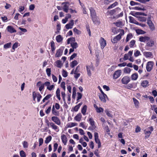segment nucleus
Wrapping results in <instances>:
<instances>
[{"mask_svg":"<svg viewBox=\"0 0 157 157\" xmlns=\"http://www.w3.org/2000/svg\"><path fill=\"white\" fill-rule=\"evenodd\" d=\"M90 10L92 20L94 23H96L98 22V20L95 11L93 7H90Z\"/></svg>","mask_w":157,"mask_h":157,"instance_id":"f257e3e1","label":"nucleus"},{"mask_svg":"<svg viewBox=\"0 0 157 157\" xmlns=\"http://www.w3.org/2000/svg\"><path fill=\"white\" fill-rule=\"evenodd\" d=\"M45 122L47 126L48 127L50 126L56 132H58L59 131V127L55 124L52 122H50L49 120L46 119L45 120Z\"/></svg>","mask_w":157,"mask_h":157,"instance_id":"f03ea898","label":"nucleus"},{"mask_svg":"<svg viewBox=\"0 0 157 157\" xmlns=\"http://www.w3.org/2000/svg\"><path fill=\"white\" fill-rule=\"evenodd\" d=\"M121 9L119 7H117L115 9H113L110 10H108L106 13V14L107 15H110L111 16L113 15L117 11V12L121 11Z\"/></svg>","mask_w":157,"mask_h":157,"instance_id":"7ed1b4c3","label":"nucleus"},{"mask_svg":"<svg viewBox=\"0 0 157 157\" xmlns=\"http://www.w3.org/2000/svg\"><path fill=\"white\" fill-rule=\"evenodd\" d=\"M94 140L96 144H98V148H99L101 147V143L98 138V134L97 132L94 133Z\"/></svg>","mask_w":157,"mask_h":157,"instance_id":"20e7f679","label":"nucleus"},{"mask_svg":"<svg viewBox=\"0 0 157 157\" xmlns=\"http://www.w3.org/2000/svg\"><path fill=\"white\" fill-rule=\"evenodd\" d=\"M147 23L151 31H153L155 29V27L153 23L151 20L150 17H148L147 21Z\"/></svg>","mask_w":157,"mask_h":157,"instance_id":"39448f33","label":"nucleus"},{"mask_svg":"<svg viewBox=\"0 0 157 157\" xmlns=\"http://www.w3.org/2000/svg\"><path fill=\"white\" fill-rule=\"evenodd\" d=\"M57 116H52L51 117V120L55 123V124H56L58 125H59L61 124V121L59 118Z\"/></svg>","mask_w":157,"mask_h":157,"instance_id":"423d86ee","label":"nucleus"},{"mask_svg":"<svg viewBox=\"0 0 157 157\" xmlns=\"http://www.w3.org/2000/svg\"><path fill=\"white\" fill-rule=\"evenodd\" d=\"M99 97L100 100L104 103H105L106 102V98L108 99L107 95L105 94V93L99 94Z\"/></svg>","mask_w":157,"mask_h":157,"instance_id":"0eeeda50","label":"nucleus"},{"mask_svg":"<svg viewBox=\"0 0 157 157\" xmlns=\"http://www.w3.org/2000/svg\"><path fill=\"white\" fill-rule=\"evenodd\" d=\"M130 81V77L128 76H124L122 79L121 81L122 84H127Z\"/></svg>","mask_w":157,"mask_h":157,"instance_id":"6e6552de","label":"nucleus"},{"mask_svg":"<svg viewBox=\"0 0 157 157\" xmlns=\"http://www.w3.org/2000/svg\"><path fill=\"white\" fill-rule=\"evenodd\" d=\"M154 63L153 61L148 62L146 65V68L147 71L148 72L150 71L152 69Z\"/></svg>","mask_w":157,"mask_h":157,"instance_id":"1a4fd4ad","label":"nucleus"},{"mask_svg":"<svg viewBox=\"0 0 157 157\" xmlns=\"http://www.w3.org/2000/svg\"><path fill=\"white\" fill-rule=\"evenodd\" d=\"M121 70H118L116 71L113 75V78L116 79L119 77L121 75Z\"/></svg>","mask_w":157,"mask_h":157,"instance_id":"9d476101","label":"nucleus"},{"mask_svg":"<svg viewBox=\"0 0 157 157\" xmlns=\"http://www.w3.org/2000/svg\"><path fill=\"white\" fill-rule=\"evenodd\" d=\"M99 42L101 49H103L106 45V40L103 37H101L100 40Z\"/></svg>","mask_w":157,"mask_h":157,"instance_id":"9b49d317","label":"nucleus"},{"mask_svg":"<svg viewBox=\"0 0 157 157\" xmlns=\"http://www.w3.org/2000/svg\"><path fill=\"white\" fill-rule=\"evenodd\" d=\"M36 86L37 87H39V90L40 92H41L42 90L44 89V83L41 81L38 82L36 83Z\"/></svg>","mask_w":157,"mask_h":157,"instance_id":"f8f14e48","label":"nucleus"},{"mask_svg":"<svg viewBox=\"0 0 157 157\" xmlns=\"http://www.w3.org/2000/svg\"><path fill=\"white\" fill-rule=\"evenodd\" d=\"M89 121L90 124L91 125V126L89 127L90 129L94 130L95 128V126L94 124V121L92 117L90 118L89 119Z\"/></svg>","mask_w":157,"mask_h":157,"instance_id":"ddd939ff","label":"nucleus"},{"mask_svg":"<svg viewBox=\"0 0 157 157\" xmlns=\"http://www.w3.org/2000/svg\"><path fill=\"white\" fill-rule=\"evenodd\" d=\"M150 38L147 36H141L139 37V40L141 42H145L147 41L150 40Z\"/></svg>","mask_w":157,"mask_h":157,"instance_id":"4468645a","label":"nucleus"},{"mask_svg":"<svg viewBox=\"0 0 157 157\" xmlns=\"http://www.w3.org/2000/svg\"><path fill=\"white\" fill-rule=\"evenodd\" d=\"M6 30L11 33L16 32V30L11 26H8L6 28Z\"/></svg>","mask_w":157,"mask_h":157,"instance_id":"2eb2a0df","label":"nucleus"},{"mask_svg":"<svg viewBox=\"0 0 157 157\" xmlns=\"http://www.w3.org/2000/svg\"><path fill=\"white\" fill-rule=\"evenodd\" d=\"M136 87V84L135 83H132L128 84V85L125 86V87L126 88L131 89L132 88H135Z\"/></svg>","mask_w":157,"mask_h":157,"instance_id":"dca6fc26","label":"nucleus"},{"mask_svg":"<svg viewBox=\"0 0 157 157\" xmlns=\"http://www.w3.org/2000/svg\"><path fill=\"white\" fill-rule=\"evenodd\" d=\"M74 24V20H71L70 22L67 24L65 25L66 28L67 29H71L72 28Z\"/></svg>","mask_w":157,"mask_h":157,"instance_id":"f3484780","label":"nucleus"},{"mask_svg":"<svg viewBox=\"0 0 157 157\" xmlns=\"http://www.w3.org/2000/svg\"><path fill=\"white\" fill-rule=\"evenodd\" d=\"M61 139L62 142L64 145H66L67 141V139L66 136L64 134H63L61 136Z\"/></svg>","mask_w":157,"mask_h":157,"instance_id":"a211bd4d","label":"nucleus"},{"mask_svg":"<svg viewBox=\"0 0 157 157\" xmlns=\"http://www.w3.org/2000/svg\"><path fill=\"white\" fill-rule=\"evenodd\" d=\"M149 82L148 81L144 80L141 83V86L144 88L147 87L149 85Z\"/></svg>","mask_w":157,"mask_h":157,"instance_id":"6ab92c4d","label":"nucleus"},{"mask_svg":"<svg viewBox=\"0 0 157 157\" xmlns=\"http://www.w3.org/2000/svg\"><path fill=\"white\" fill-rule=\"evenodd\" d=\"M52 113L55 116H59V112L55 109L54 105L53 106L52 108Z\"/></svg>","mask_w":157,"mask_h":157,"instance_id":"aec40b11","label":"nucleus"},{"mask_svg":"<svg viewBox=\"0 0 157 157\" xmlns=\"http://www.w3.org/2000/svg\"><path fill=\"white\" fill-rule=\"evenodd\" d=\"M63 51L61 49H59L57 50L56 52L55 55V57H58L61 56L62 54Z\"/></svg>","mask_w":157,"mask_h":157,"instance_id":"412c9836","label":"nucleus"},{"mask_svg":"<svg viewBox=\"0 0 157 157\" xmlns=\"http://www.w3.org/2000/svg\"><path fill=\"white\" fill-rule=\"evenodd\" d=\"M113 24H114L115 26L121 28L123 26L122 22L121 21H119L115 22H114Z\"/></svg>","mask_w":157,"mask_h":157,"instance_id":"4be33fe9","label":"nucleus"},{"mask_svg":"<svg viewBox=\"0 0 157 157\" xmlns=\"http://www.w3.org/2000/svg\"><path fill=\"white\" fill-rule=\"evenodd\" d=\"M51 51L52 52V54H53L54 53V51L56 49L55 43L53 41H52L51 42Z\"/></svg>","mask_w":157,"mask_h":157,"instance_id":"5701e85b","label":"nucleus"},{"mask_svg":"<svg viewBox=\"0 0 157 157\" xmlns=\"http://www.w3.org/2000/svg\"><path fill=\"white\" fill-rule=\"evenodd\" d=\"M82 115L80 113L78 114L75 117V120L78 121H79L82 118Z\"/></svg>","mask_w":157,"mask_h":157,"instance_id":"b1692460","label":"nucleus"},{"mask_svg":"<svg viewBox=\"0 0 157 157\" xmlns=\"http://www.w3.org/2000/svg\"><path fill=\"white\" fill-rule=\"evenodd\" d=\"M87 109V106L86 105H84L81 109V113L83 115H86V112Z\"/></svg>","mask_w":157,"mask_h":157,"instance_id":"393cba45","label":"nucleus"},{"mask_svg":"<svg viewBox=\"0 0 157 157\" xmlns=\"http://www.w3.org/2000/svg\"><path fill=\"white\" fill-rule=\"evenodd\" d=\"M82 104V102H81L78 105H75L73 108V110L75 112L77 111Z\"/></svg>","mask_w":157,"mask_h":157,"instance_id":"a878e982","label":"nucleus"},{"mask_svg":"<svg viewBox=\"0 0 157 157\" xmlns=\"http://www.w3.org/2000/svg\"><path fill=\"white\" fill-rule=\"evenodd\" d=\"M154 44V42L153 40H151L146 44V46L149 47L153 46Z\"/></svg>","mask_w":157,"mask_h":157,"instance_id":"bb28decb","label":"nucleus"},{"mask_svg":"<svg viewBox=\"0 0 157 157\" xmlns=\"http://www.w3.org/2000/svg\"><path fill=\"white\" fill-rule=\"evenodd\" d=\"M144 55L147 57H151L152 56V54L151 52H144Z\"/></svg>","mask_w":157,"mask_h":157,"instance_id":"cd10ccee","label":"nucleus"},{"mask_svg":"<svg viewBox=\"0 0 157 157\" xmlns=\"http://www.w3.org/2000/svg\"><path fill=\"white\" fill-rule=\"evenodd\" d=\"M78 63L76 60H74L70 64V67L71 68H73L75 66L77 65L78 64Z\"/></svg>","mask_w":157,"mask_h":157,"instance_id":"c85d7f7f","label":"nucleus"},{"mask_svg":"<svg viewBox=\"0 0 157 157\" xmlns=\"http://www.w3.org/2000/svg\"><path fill=\"white\" fill-rule=\"evenodd\" d=\"M138 75L136 73L133 74L131 76V78L133 80H136L138 78Z\"/></svg>","mask_w":157,"mask_h":157,"instance_id":"c756f323","label":"nucleus"},{"mask_svg":"<svg viewBox=\"0 0 157 157\" xmlns=\"http://www.w3.org/2000/svg\"><path fill=\"white\" fill-rule=\"evenodd\" d=\"M133 100L135 105V107L136 108H138L139 105V101L135 98H133Z\"/></svg>","mask_w":157,"mask_h":157,"instance_id":"7c9ffc66","label":"nucleus"},{"mask_svg":"<svg viewBox=\"0 0 157 157\" xmlns=\"http://www.w3.org/2000/svg\"><path fill=\"white\" fill-rule=\"evenodd\" d=\"M60 90L58 88L56 91V97L59 100H61V98L60 97Z\"/></svg>","mask_w":157,"mask_h":157,"instance_id":"2f4dec72","label":"nucleus"},{"mask_svg":"<svg viewBox=\"0 0 157 157\" xmlns=\"http://www.w3.org/2000/svg\"><path fill=\"white\" fill-rule=\"evenodd\" d=\"M63 38L60 35L57 36L56 37V40L57 42L58 43H60L63 40Z\"/></svg>","mask_w":157,"mask_h":157,"instance_id":"473e14b6","label":"nucleus"},{"mask_svg":"<svg viewBox=\"0 0 157 157\" xmlns=\"http://www.w3.org/2000/svg\"><path fill=\"white\" fill-rule=\"evenodd\" d=\"M118 4V3L117 2H115L114 3L109 6L108 8H107V9H109L111 8H112L113 7H114L116 6Z\"/></svg>","mask_w":157,"mask_h":157,"instance_id":"72a5a7b5","label":"nucleus"},{"mask_svg":"<svg viewBox=\"0 0 157 157\" xmlns=\"http://www.w3.org/2000/svg\"><path fill=\"white\" fill-rule=\"evenodd\" d=\"M75 41V37H72L68 38L67 40V44H69L71 43H73V42H74Z\"/></svg>","mask_w":157,"mask_h":157,"instance_id":"f704fd0d","label":"nucleus"},{"mask_svg":"<svg viewBox=\"0 0 157 157\" xmlns=\"http://www.w3.org/2000/svg\"><path fill=\"white\" fill-rule=\"evenodd\" d=\"M105 112L108 117H112L113 115L111 114V111H109L108 109H106L105 110Z\"/></svg>","mask_w":157,"mask_h":157,"instance_id":"c9c22d12","label":"nucleus"},{"mask_svg":"<svg viewBox=\"0 0 157 157\" xmlns=\"http://www.w3.org/2000/svg\"><path fill=\"white\" fill-rule=\"evenodd\" d=\"M69 6L67 4H64L63 6V10L65 12L67 13L68 12Z\"/></svg>","mask_w":157,"mask_h":157,"instance_id":"e433bc0d","label":"nucleus"},{"mask_svg":"<svg viewBox=\"0 0 157 157\" xmlns=\"http://www.w3.org/2000/svg\"><path fill=\"white\" fill-rule=\"evenodd\" d=\"M133 37L132 35V33L128 34L127 36L126 41L127 42L129 41V40L131 39Z\"/></svg>","mask_w":157,"mask_h":157,"instance_id":"4c0bfd02","label":"nucleus"},{"mask_svg":"<svg viewBox=\"0 0 157 157\" xmlns=\"http://www.w3.org/2000/svg\"><path fill=\"white\" fill-rule=\"evenodd\" d=\"M56 66L59 68H61L62 66L61 61L60 60H57L56 62Z\"/></svg>","mask_w":157,"mask_h":157,"instance_id":"58836bf2","label":"nucleus"},{"mask_svg":"<svg viewBox=\"0 0 157 157\" xmlns=\"http://www.w3.org/2000/svg\"><path fill=\"white\" fill-rule=\"evenodd\" d=\"M136 32L138 34H144L146 33L145 31H144L141 29H137L136 30Z\"/></svg>","mask_w":157,"mask_h":157,"instance_id":"ea45409f","label":"nucleus"},{"mask_svg":"<svg viewBox=\"0 0 157 157\" xmlns=\"http://www.w3.org/2000/svg\"><path fill=\"white\" fill-rule=\"evenodd\" d=\"M71 46L74 49L78 47V45L77 42L71 43Z\"/></svg>","mask_w":157,"mask_h":157,"instance_id":"a19ab883","label":"nucleus"},{"mask_svg":"<svg viewBox=\"0 0 157 157\" xmlns=\"http://www.w3.org/2000/svg\"><path fill=\"white\" fill-rule=\"evenodd\" d=\"M121 31L123 33H121L120 34H119L118 35H117V36H116V37L117 38H118V40H120L121 38V37L123 35L124 33V31L123 29H121Z\"/></svg>","mask_w":157,"mask_h":157,"instance_id":"79ce46f5","label":"nucleus"},{"mask_svg":"<svg viewBox=\"0 0 157 157\" xmlns=\"http://www.w3.org/2000/svg\"><path fill=\"white\" fill-rule=\"evenodd\" d=\"M52 137L51 136H49L47 137L46 138V140H45V142L46 144L49 143L51 140Z\"/></svg>","mask_w":157,"mask_h":157,"instance_id":"37998d69","label":"nucleus"},{"mask_svg":"<svg viewBox=\"0 0 157 157\" xmlns=\"http://www.w3.org/2000/svg\"><path fill=\"white\" fill-rule=\"evenodd\" d=\"M11 42L8 43L4 45V48L5 49L9 48L11 47Z\"/></svg>","mask_w":157,"mask_h":157,"instance_id":"c03bdc74","label":"nucleus"},{"mask_svg":"<svg viewBox=\"0 0 157 157\" xmlns=\"http://www.w3.org/2000/svg\"><path fill=\"white\" fill-rule=\"evenodd\" d=\"M77 125V124L73 122L69 123L67 124V127L69 128H71L72 127L75 126Z\"/></svg>","mask_w":157,"mask_h":157,"instance_id":"a18cd8bd","label":"nucleus"},{"mask_svg":"<svg viewBox=\"0 0 157 157\" xmlns=\"http://www.w3.org/2000/svg\"><path fill=\"white\" fill-rule=\"evenodd\" d=\"M112 31L114 34H117L119 31L117 30V29L116 27H112L111 29Z\"/></svg>","mask_w":157,"mask_h":157,"instance_id":"49530a36","label":"nucleus"},{"mask_svg":"<svg viewBox=\"0 0 157 157\" xmlns=\"http://www.w3.org/2000/svg\"><path fill=\"white\" fill-rule=\"evenodd\" d=\"M141 55L140 51L138 50H136L135 51L134 53V56L135 57H137L138 56Z\"/></svg>","mask_w":157,"mask_h":157,"instance_id":"de8ad7c7","label":"nucleus"},{"mask_svg":"<svg viewBox=\"0 0 157 157\" xmlns=\"http://www.w3.org/2000/svg\"><path fill=\"white\" fill-rule=\"evenodd\" d=\"M131 71V69L127 67H126L124 69V72L125 73H130Z\"/></svg>","mask_w":157,"mask_h":157,"instance_id":"09e8293b","label":"nucleus"},{"mask_svg":"<svg viewBox=\"0 0 157 157\" xmlns=\"http://www.w3.org/2000/svg\"><path fill=\"white\" fill-rule=\"evenodd\" d=\"M136 41L135 40H132L130 42L129 46L131 48H133L135 44Z\"/></svg>","mask_w":157,"mask_h":157,"instance_id":"8fccbe9b","label":"nucleus"},{"mask_svg":"<svg viewBox=\"0 0 157 157\" xmlns=\"http://www.w3.org/2000/svg\"><path fill=\"white\" fill-rule=\"evenodd\" d=\"M62 75L64 77H66L67 76L68 73L67 71L64 70H63L62 71Z\"/></svg>","mask_w":157,"mask_h":157,"instance_id":"3c124183","label":"nucleus"},{"mask_svg":"<svg viewBox=\"0 0 157 157\" xmlns=\"http://www.w3.org/2000/svg\"><path fill=\"white\" fill-rule=\"evenodd\" d=\"M96 110L97 112L100 113L103 112L104 109L102 107H98Z\"/></svg>","mask_w":157,"mask_h":157,"instance_id":"603ef678","label":"nucleus"},{"mask_svg":"<svg viewBox=\"0 0 157 157\" xmlns=\"http://www.w3.org/2000/svg\"><path fill=\"white\" fill-rule=\"evenodd\" d=\"M46 72L47 75L49 77L51 75V69L50 68H47L46 69Z\"/></svg>","mask_w":157,"mask_h":157,"instance_id":"864d4df0","label":"nucleus"},{"mask_svg":"<svg viewBox=\"0 0 157 157\" xmlns=\"http://www.w3.org/2000/svg\"><path fill=\"white\" fill-rule=\"evenodd\" d=\"M78 96L77 98V100L78 101V100L80 99L82 97V94L79 92H77Z\"/></svg>","mask_w":157,"mask_h":157,"instance_id":"5fc2aeb1","label":"nucleus"},{"mask_svg":"<svg viewBox=\"0 0 157 157\" xmlns=\"http://www.w3.org/2000/svg\"><path fill=\"white\" fill-rule=\"evenodd\" d=\"M32 95L33 97V99L34 101H36V98L37 97V94H36L35 91H33L32 93Z\"/></svg>","mask_w":157,"mask_h":157,"instance_id":"6e6d98bb","label":"nucleus"},{"mask_svg":"<svg viewBox=\"0 0 157 157\" xmlns=\"http://www.w3.org/2000/svg\"><path fill=\"white\" fill-rule=\"evenodd\" d=\"M42 97V96L39 93L37 94V102H40V100Z\"/></svg>","mask_w":157,"mask_h":157,"instance_id":"4d7b16f0","label":"nucleus"},{"mask_svg":"<svg viewBox=\"0 0 157 157\" xmlns=\"http://www.w3.org/2000/svg\"><path fill=\"white\" fill-rule=\"evenodd\" d=\"M74 32L75 33L77 34H79L81 33V31L77 29L76 28H75L73 29Z\"/></svg>","mask_w":157,"mask_h":157,"instance_id":"13d9d810","label":"nucleus"},{"mask_svg":"<svg viewBox=\"0 0 157 157\" xmlns=\"http://www.w3.org/2000/svg\"><path fill=\"white\" fill-rule=\"evenodd\" d=\"M20 156L21 157H25L26 155L25 152L23 150H21L20 152Z\"/></svg>","mask_w":157,"mask_h":157,"instance_id":"bf43d9fd","label":"nucleus"},{"mask_svg":"<svg viewBox=\"0 0 157 157\" xmlns=\"http://www.w3.org/2000/svg\"><path fill=\"white\" fill-rule=\"evenodd\" d=\"M58 147V144L57 143L54 144L53 146V151L55 152L57 150Z\"/></svg>","mask_w":157,"mask_h":157,"instance_id":"052dcab7","label":"nucleus"},{"mask_svg":"<svg viewBox=\"0 0 157 157\" xmlns=\"http://www.w3.org/2000/svg\"><path fill=\"white\" fill-rule=\"evenodd\" d=\"M60 86L64 91L65 90L66 87L65 86V82H61L60 84Z\"/></svg>","mask_w":157,"mask_h":157,"instance_id":"680f3d73","label":"nucleus"},{"mask_svg":"<svg viewBox=\"0 0 157 157\" xmlns=\"http://www.w3.org/2000/svg\"><path fill=\"white\" fill-rule=\"evenodd\" d=\"M129 18L130 22L131 23H133L135 21V20L134 19V18L132 17L129 16Z\"/></svg>","mask_w":157,"mask_h":157,"instance_id":"e2e57ef3","label":"nucleus"},{"mask_svg":"<svg viewBox=\"0 0 157 157\" xmlns=\"http://www.w3.org/2000/svg\"><path fill=\"white\" fill-rule=\"evenodd\" d=\"M18 42L15 43L13 45L12 49L14 50L15 49L17 48L18 46Z\"/></svg>","mask_w":157,"mask_h":157,"instance_id":"0e129e2a","label":"nucleus"},{"mask_svg":"<svg viewBox=\"0 0 157 157\" xmlns=\"http://www.w3.org/2000/svg\"><path fill=\"white\" fill-rule=\"evenodd\" d=\"M139 20L141 21H146V18L144 17H139Z\"/></svg>","mask_w":157,"mask_h":157,"instance_id":"69168bd1","label":"nucleus"},{"mask_svg":"<svg viewBox=\"0 0 157 157\" xmlns=\"http://www.w3.org/2000/svg\"><path fill=\"white\" fill-rule=\"evenodd\" d=\"M54 86L53 85H51L49 86L48 87H47V89L51 91L54 89Z\"/></svg>","mask_w":157,"mask_h":157,"instance_id":"338daca9","label":"nucleus"},{"mask_svg":"<svg viewBox=\"0 0 157 157\" xmlns=\"http://www.w3.org/2000/svg\"><path fill=\"white\" fill-rule=\"evenodd\" d=\"M123 12L122 11L120 14H117L116 16V18H118L120 17H122L123 16Z\"/></svg>","mask_w":157,"mask_h":157,"instance_id":"774afa93","label":"nucleus"}]
</instances>
